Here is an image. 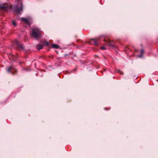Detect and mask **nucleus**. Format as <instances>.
<instances>
[{"instance_id":"nucleus-1","label":"nucleus","mask_w":158,"mask_h":158,"mask_svg":"<svg viewBox=\"0 0 158 158\" xmlns=\"http://www.w3.org/2000/svg\"><path fill=\"white\" fill-rule=\"evenodd\" d=\"M32 34L33 36L37 40L40 38L42 35V31L39 28L36 27L32 29Z\"/></svg>"},{"instance_id":"nucleus-2","label":"nucleus","mask_w":158,"mask_h":158,"mask_svg":"<svg viewBox=\"0 0 158 158\" xmlns=\"http://www.w3.org/2000/svg\"><path fill=\"white\" fill-rule=\"evenodd\" d=\"M14 46L16 49L19 51L23 50H24V45L20 44L17 40H15L13 42Z\"/></svg>"},{"instance_id":"nucleus-3","label":"nucleus","mask_w":158,"mask_h":158,"mask_svg":"<svg viewBox=\"0 0 158 158\" xmlns=\"http://www.w3.org/2000/svg\"><path fill=\"white\" fill-rule=\"evenodd\" d=\"M12 8V6L8 4H4L0 5V10L6 11Z\"/></svg>"},{"instance_id":"nucleus-4","label":"nucleus","mask_w":158,"mask_h":158,"mask_svg":"<svg viewBox=\"0 0 158 158\" xmlns=\"http://www.w3.org/2000/svg\"><path fill=\"white\" fill-rule=\"evenodd\" d=\"M23 9V5L22 3L20 4V6L19 7L17 5L14 6V9L15 11L17 14H19L20 11H22Z\"/></svg>"},{"instance_id":"nucleus-5","label":"nucleus","mask_w":158,"mask_h":158,"mask_svg":"<svg viewBox=\"0 0 158 158\" xmlns=\"http://www.w3.org/2000/svg\"><path fill=\"white\" fill-rule=\"evenodd\" d=\"M99 40L98 39H92L89 41V44H94L98 46L99 44Z\"/></svg>"},{"instance_id":"nucleus-6","label":"nucleus","mask_w":158,"mask_h":158,"mask_svg":"<svg viewBox=\"0 0 158 158\" xmlns=\"http://www.w3.org/2000/svg\"><path fill=\"white\" fill-rule=\"evenodd\" d=\"M7 71L8 72H11L12 74L15 73H14V72H17L16 70L13 66L9 67L7 69Z\"/></svg>"},{"instance_id":"nucleus-7","label":"nucleus","mask_w":158,"mask_h":158,"mask_svg":"<svg viewBox=\"0 0 158 158\" xmlns=\"http://www.w3.org/2000/svg\"><path fill=\"white\" fill-rule=\"evenodd\" d=\"M104 41L106 43V45L108 46L114 47V45L113 44V41H111L110 39H104Z\"/></svg>"},{"instance_id":"nucleus-8","label":"nucleus","mask_w":158,"mask_h":158,"mask_svg":"<svg viewBox=\"0 0 158 158\" xmlns=\"http://www.w3.org/2000/svg\"><path fill=\"white\" fill-rule=\"evenodd\" d=\"M21 20L22 22H25L26 24L29 25V21L27 19L24 18H21Z\"/></svg>"},{"instance_id":"nucleus-9","label":"nucleus","mask_w":158,"mask_h":158,"mask_svg":"<svg viewBox=\"0 0 158 158\" xmlns=\"http://www.w3.org/2000/svg\"><path fill=\"white\" fill-rule=\"evenodd\" d=\"M9 57L10 60H15L16 58V56L12 54H10L9 56Z\"/></svg>"},{"instance_id":"nucleus-10","label":"nucleus","mask_w":158,"mask_h":158,"mask_svg":"<svg viewBox=\"0 0 158 158\" xmlns=\"http://www.w3.org/2000/svg\"><path fill=\"white\" fill-rule=\"evenodd\" d=\"M43 47V45L42 44H38L36 45V48L39 50L42 49Z\"/></svg>"},{"instance_id":"nucleus-11","label":"nucleus","mask_w":158,"mask_h":158,"mask_svg":"<svg viewBox=\"0 0 158 158\" xmlns=\"http://www.w3.org/2000/svg\"><path fill=\"white\" fill-rule=\"evenodd\" d=\"M52 48H58L60 47V46L59 45L55 44H53L52 45Z\"/></svg>"},{"instance_id":"nucleus-12","label":"nucleus","mask_w":158,"mask_h":158,"mask_svg":"<svg viewBox=\"0 0 158 158\" xmlns=\"http://www.w3.org/2000/svg\"><path fill=\"white\" fill-rule=\"evenodd\" d=\"M144 52L143 50H141V54L139 55L138 56L139 57H141L142 56V55Z\"/></svg>"},{"instance_id":"nucleus-13","label":"nucleus","mask_w":158,"mask_h":158,"mask_svg":"<svg viewBox=\"0 0 158 158\" xmlns=\"http://www.w3.org/2000/svg\"><path fill=\"white\" fill-rule=\"evenodd\" d=\"M117 72L120 74H123V73L120 70H118Z\"/></svg>"},{"instance_id":"nucleus-14","label":"nucleus","mask_w":158,"mask_h":158,"mask_svg":"<svg viewBox=\"0 0 158 158\" xmlns=\"http://www.w3.org/2000/svg\"><path fill=\"white\" fill-rule=\"evenodd\" d=\"M13 25L14 26H16V23L14 21H13L12 22Z\"/></svg>"},{"instance_id":"nucleus-15","label":"nucleus","mask_w":158,"mask_h":158,"mask_svg":"<svg viewBox=\"0 0 158 158\" xmlns=\"http://www.w3.org/2000/svg\"><path fill=\"white\" fill-rule=\"evenodd\" d=\"M101 49L102 50H105V49H106V48H105V47H104V46H102L101 47Z\"/></svg>"},{"instance_id":"nucleus-16","label":"nucleus","mask_w":158,"mask_h":158,"mask_svg":"<svg viewBox=\"0 0 158 158\" xmlns=\"http://www.w3.org/2000/svg\"><path fill=\"white\" fill-rule=\"evenodd\" d=\"M104 109L105 110H109L110 109V108H104Z\"/></svg>"},{"instance_id":"nucleus-17","label":"nucleus","mask_w":158,"mask_h":158,"mask_svg":"<svg viewBox=\"0 0 158 158\" xmlns=\"http://www.w3.org/2000/svg\"><path fill=\"white\" fill-rule=\"evenodd\" d=\"M46 44H47V45H48V42H46Z\"/></svg>"},{"instance_id":"nucleus-18","label":"nucleus","mask_w":158,"mask_h":158,"mask_svg":"<svg viewBox=\"0 0 158 158\" xmlns=\"http://www.w3.org/2000/svg\"><path fill=\"white\" fill-rule=\"evenodd\" d=\"M137 51V50H135V52H136V51Z\"/></svg>"},{"instance_id":"nucleus-19","label":"nucleus","mask_w":158,"mask_h":158,"mask_svg":"<svg viewBox=\"0 0 158 158\" xmlns=\"http://www.w3.org/2000/svg\"><path fill=\"white\" fill-rule=\"evenodd\" d=\"M157 81H158V80H157Z\"/></svg>"}]
</instances>
